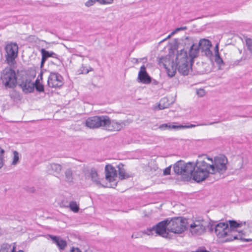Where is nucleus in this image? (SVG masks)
Wrapping results in <instances>:
<instances>
[{
  "instance_id": "11",
  "label": "nucleus",
  "mask_w": 252,
  "mask_h": 252,
  "mask_svg": "<svg viewBox=\"0 0 252 252\" xmlns=\"http://www.w3.org/2000/svg\"><path fill=\"white\" fill-rule=\"evenodd\" d=\"M206 225V222L203 220H195L190 224V232L193 235H201L205 232Z\"/></svg>"
},
{
  "instance_id": "8",
  "label": "nucleus",
  "mask_w": 252,
  "mask_h": 252,
  "mask_svg": "<svg viewBox=\"0 0 252 252\" xmlns=\"http://www.w3.org/2000/svg\"><path fill=\"white\" fill-rule=\"evenodd\" d=\"M208 226L211 232L214 229L215 234L219 238H224L227 235H229V232H232L230 231L228 224L225 222H220L216 225L209 223Z\"/></svg>"
},
{
  "instance_id": "30",
  "label": "nucleus",
  "mask_w": 252,
  "mask_h": 252,
  "mask_svg": "<svg viewBox=\"0 0 252 252\" xmlns=\"http://www.w3.org/2000/svg\"><path fill=\"white\" fill-rule=\"evenodd\" d=\"M5 151L4 149L0 147V169H1L4 165V154Z\"/></svg>"
},
{
  "instance_id": "48",
  "label": "nucleus",
  "mask_w": 252,
  "mask_h": 252,
  "mask_svg": "<svg viewBox=\"0 0 252 252\" xmlns=\"http://www.w3.org/2000/svg\"><path fill=\"white\" fill-rule=\"evenodd\" d=\"M175 33V32H174V31L172 32L165 39L163 40V41H164L165 40L170 38V37L171 36H172L173 35H174Z\"/></svg>"
},
{
  "instance_id": "21",
  "label": "nucleus",
  "mask_w": 252,
  "mask_h": 252,
  "mask_svg": "<svg viewBox=\"0 0 252 252\" xmlns=\"http://www.w3.org/2000/svg\"><path fill=\"white\" fill-rule=\"evenodd\" d=\"M42 54V60L41 62V66H42L45 61L49 57L57 58V55L53 52L46 51L44 49L41 50Z\"/></svg>"
},
{
  "instance_id": "47",
  "label": "nucleus",
  "mask_w": 252,
  "mask_h": 252,
  "mask_svg": "<svg viewBox=\"0 0 252 252\" xmlns=\"http://www.w3.org/2000/svg\"><path fill=\"white\" fill-rule=\"evenodd\" d=\"M216 54H219L218 44H217L215 47V55Z\"/></svg>"
},
{
  "instance_id": "19",
  "label": "nucleus",
  "mask_w": 252,
  "mask_h": 252,
  "mask_svg": "<svg viewBox=\"0 0 252 252\" xmlns=\"http://www.w3.org/2000/svg\"><path fill=\"white\" fill-rule=\"evenodd\" d=\"M230 231H232V232H229V235H227L225 236V237L224 238H223L224 240L222 241V242H230V241H232L235 239H240V240H244L246 242H249V241H251V239H243L241 236L239 238L237 235L234 234L235 232H233V230H230Z\"/></svg>"
},
{
  "instance_id": "22",
  "label": "nucleus",
  "mask_w": 252,
  "mask_h": 252,
  "mask_svg": "<svg viewBox=\"0 0 252 252\" xmlns=\"http://www.w3.org/2000/svg\"><path fill=\"white\" fill-rule=\"evenodd\" d=\"M166 59L165 58L161 57L159 59L158 63L159 64H163V65L164 66V68L166 69V71H167L168 76H169L170 77H173L174 76L176 73V68H174L173 65L172 66V69L171 70L168 68V67L166 66V64L164 63V61Z\"/></svg>"
},
{
  "instance_id": "26",
  "label": "nucleus",
  "mask_w": 252,
  "mask_h": 252,
  "mask_svg": "<svg viewBox=\"0 0 252 252\" xmlns=\"http://www.w3.org/2000/svg\"><path fill=\"white\" fill-rule=\"evenodd\" d=\"M158 128L161 130L177 129L179 128V126L173 125L171 123H167L160 125Z\"/></svg>"
},
{
  "instance_id": "23",
  "label": "nucleus",
  "mask_w": 252,
  "mask_h": 252,
  "mask_svg": "<svg viewBox=\"0 0 252 252\" xmlns=\"http://www.w3.org/2000/svg\"><path fill=\"white\" fill-rule=\"evenodd\" d=\"M199 48L198 47V45L196 44H192V46L190 47V50H189V57L190 59L193 61V59L197 57L199 51Z\"/></svg>"
},
{
  "instance_id": "41",
  "label": "nucleus",
  "mask_w": 252,
  "mask_h": 252,
  "mask_svg": "<svg viewBox=\"0 0 252 252\" xmlns=\"http://www.w3.org/2000/svg\"><path fill=\"white\" fill-rule=\"evenodd\" d=\"M171 171V167L169 166L166 167L163 171V175H168L170 174Z\"/></svg>"
},
{
  "instance_id": "27",
  "label": "nucleus",
  "mask_w": 252,
  "mask_h": 252,
  "mask_svg": "<svg viewBox=\"0 0 252 252\" xmlns=\"http://www.w3.org/2000/svg\"><path fill=\"white\" fill-rule=\"evenodd\" d=\"M50 167L52 172L54 174H59L62 169V166L57 163H53L51 164Z\"/></svg>"
},
{
  "instance_id": "39",
  "label": "nucleus",
  "mask_w": 252,
  "mask_h": 252,
  "mask_svg": "<svg viewBox=\"0 0 252 252\" xmlns=\"http://www.w3.org/2000/svg\"><path fill=\"white\" fill-rule=\"evenodd\" d=\"M95 2L96 0H88L85 2V5L87 7H90L93 5Z\"/></svg>"
},
{
  "instance_id": "46",
  "label": "nucleus",
  "mask_w": 252,
  "mask_h": 252,
  "mask_svg": "<svg viewBox=\"0 0 252 252\" xmlns=\"http://www.w3.org/2000/svg\"><path fill=\"white\" fill-rule=\"evenodd\" d=\"M12 249L11 250V252H15V249H16V244H15V243L12 244ZM17 252H24L23 251H21L20 250V251H19Z\"/></svg>"
},
{
  "instance_id": "31",
  "label": "nucleus",
  "mask_w": 252,
  "mask_h": 252,
  "mask_svg": "<svg viewBox=\"0 0 252 252\" xmlns=\"http://www.w3.org/2000/svg\"><path fill=\"white\" fill-rule=\"evenodd\" d=\"M13 157L12 158V161L11 165H16L19 162V155L18 152L14 151L13 152Z\"/></svg>"
},
{
  "instance_id": "38",
  "label": "nucleus",
  "mask_w": 252,
  "mask_h": 252,
  "mask_svg": "<svg viewBox=\"0 0 252 252\" xmlns=\"http://www.w3.org/2000/svg\"><path fill=\"white\" fill-rule=\"evenodd\" d=\"M196 94L200 97H202L205 94V91L204 89H200L196 91Z\"/></svg>"
},
{
  "instance_id": "40",
  "label": "nucleus",
  "mask_w": 252,
  "mask_h": 252,
  "mask_svg": "<svg viewBox=\"0 0 252 252\" xmlns=\"http://www.w3.org/2000/svg\"><path fill=\"white\" fill-rule=\"evenodd\" d=\"M196 126H197L196 125H192V124H190V125H185V126L180 125V126H179V128H189L194 127Z\"/></svg>"
},
{
  "instance_id": "43",
  "label": "nucleus",
  "mask_w": 252,
  "mask_h": 252,
  "mask_svg": "<svg viewBox=\"0 0 252 252\" xmlns=\"http://www.w3.org/2000/svg\"><path fill=\"white\" fill-rule=\"evenodd\" d=\"M100 4H106L109 3L108 0H96Z\"/></svg>"
},
{
  "instance_id": "24",
  "label": "nucleus",
  "mask_w": 252,
  "mask_h": 252,
  "mask_svg": "<svg viewBox=\"0 0 252 252\" xmlns=\"http://www.w3.org/2000/svg\"><path fill=\"white\" fill-rule=\"evenodd\" d=\"M125 125L123 122L120 123L116 121H111V131H119Z\"/></svg>"
},
{
  "instance_id": "12",
  "label": "nucleus",
  "mask_w": 252,
  "mask_h": 252,
  "mask_svg": "<svg viewBox=\"0 0 252 252\" xmlns=\"http://www.w3.org/2000/svg\"><path fill=\"white\" fill-rule=\"evenodd\" d=\"M63 84V77L59 73L51 72L48 77V85L53 88H60Z\"/></svg>"
},
{
  "instance_id": "2",
  "label": "nucleus",
  "mask_w": 252,
  "mask_h": 252,
  "mask_svg": "<svg viewBox=\"0 0 252 252\" xmlns=\"http://www.w3.org/2000/svg\"><path fill=\"white\" fill-rule=\"evenodd\" d=\"M192 60L184 49L178 52L175 62L179 72L184 75L189 74L191 68Z\"/></svg>"
},
{
  "instance_id": "17",
  "label": "nucleus",
  "mask_w": 252,
  "mask_h": 252,
  "mask_svg": "<svg viewBox=\"0 0 252 252\" xmlns=\"http://www.w3.org/2000/svg\"><path fill=\"white\" fill-rule=\"evenodd\" d=\"M63 180L69 185H72L74 184L75 176L73 175V171L70 168H68L64 171Z\"/></svg>"
},
{
  "instance_id": "35",
  "label": "nucleus",
  "mask_w": 252,
  "mask_h": 252,
  "mask_svg": "<svg viewBox=\"0 0 252 252\" xmlns=\"http://www.w3.org/2000/svg\"><path fill=\"white\" fill-rule=\"evenodd\" d=\"M215 61L216 63L220 66L221 65H224V63L222 59L220 58V54L215 55Z\"/></svg>"
},
{
  "instance_id": "4",
  "label": "nucleus",
  "mask_w": 252,
  "mask_h": 252,
  "mask_svg": "<svg viewBox=\"0 0 252 252\" xmlns=\"http://www.w3.org/2000/svg\"><path fill=\"white\" fill-rule=\"evenodd\" d=\"M186 220L182 218H174L170 220H168V231L181 234L186 230Z\"/></svg>"
},
{
  "instance_id": "28",
  "label": "nucleus",
  "mask_w": 252,
  "mask_h": 252,
  "mask_svg": "<svg viewBox=\"0 0 252 252\" xmlns=\"http://www.w3.org/2000/svg\"><path fill=\"white\" fill-rule=\"evenodd\" d=\"M69 208L74 213H77L79 210V204L75 201H71L69 203Z\"/></svg>"
},
{
  "instance_id": "32",
  "label": "nucleus",
  "mask_w": 252,
  "mask_h": 252,
  "mask_svg": "<svg viewBox=\"0 0 252 252\" xmlns=\"http://www.w3.org/2000/svg\"><path fill=\"white\" fill-rule=\"evenodd\" d=\"M117 176V170L115 169V168L114 167L111 166V188H114L117 185L116 183H114L113 184H112V183L113 182V181L114 180H113V179L114 177H116Z\"/></svg>"
},
{
  "instance_id": "25",
  "label": "nucleus",
  "mask_w": 252,
  "mask_h": 252,
  "mask_svg": "<svg viewBox=\"0 0 252 252\" xmlns=\"http://www.w3.org/2000/svg\"><path fill=\"white\" fill-rule=\"evenodd\" d=\"M118 168L119 169V178L121 180H124L131 177L128 174L126 173L125 169L121 167L120 164L118 165Z\"/></svg>"
},
{
  "instance_id": "14",
  "label": "nucleus",
  "mask_w": 252,
  "mask_h": 252,
  "mask_svg": "<svg viewBox=\"0 0 252 252\" xmlns=\"http://www.w3.org/2000/svg\"><path fill=\"white\" fill-rule=\"evenodd\" d=\"M139 82L145 84L151 83L152 79L146 71L145 65H142L138 75Z\"/></svg>"
},
{
  "instance_id": "20",
  "label": "nucleus",
  "mask_w": 252,
  "mask_h": 252,
  "mask_svg": "<svg viewBox=\"0 0 252 252\" xmlns=\"http://www.w3.org/2000/svg\"><path fill=\"white\" fill-rule=\"evenodd\" d=\"M34 85L37 91L40 92L44 91V86L42 84V73L41 71L39 73L38 77L34 83Z\"/></svg>"
},
{
  "instance_id": "7",
  "label": "nucleus",
  "mask_w": 252,
  "mask_h": 252,
  "mask_svg": "<svg viewBox=\"0 0 252 252\" xmlns=\"http://www.w3.org/2000/svg\"><path fill=\"white\" fill-rule=\"evenodd\" d=\"M207 159L211 161L210 165H212L214 169V174L217 173L222 174L227 169L226 164L227 163V159L226 157L223 155L215 158L214 161L212 158H207Z\"/></svg>"
},
{
  "instance_id": "29",
  "label": "nucleus",
  "mask_w": 252,
  "mask_h": 252,
  "mask_svg": "<svg viewBox=\"0 0 252 252\" xmlns=\"http://www.w3.org/2000/svg\"><path fill=\"white\" fill-rule=\"evenodd\" d=\"M169 106V103L167 101V99L166 98H163L160 100L158 107L159 109L162 110L168 108Z\"/></svg>"
},
{
  "instance_id": "9",
  "label": "nucleus",
  "mask_w": 252,
  "mask_h": 252,
  "mask_svg": "<svg viewBox=\"0 0 252 252\" xmlns=\"http://www.w3.org/2000/svg\"><path fill=\"white\" fill-rule=\"evenodd\" d=\"M193 163H185L182 160L177 162L173 167L174 171L176 174L187 176L190 175L191 173L193 171Z\"/></svg>"
},
{
  "instance_id": "5",
  "label": "nucleus",
  "mask_w": 252,
  "mask_h": 252,
  "mask_svg": "<svg viewBox=\"0 0 252 252\" xmlns=\"http://www.w3.org/2000/svg\"><path fill=\"white\" fill-rule=\"evenodd\" d=\"M110 124L109 117L106 116H94L88 118L86 126L90 128H97L99 127H106Z\"/></svg>"
},
{
  "instance_id": "34",
  "label": "nucleus",
  "mask_w": 252,
  "mask_h": 252,
  "mask_svg": "<svg viewBox=\"0 0 252 252\" xmlns=\"http://www.w3.org/2000/svg\"><path fill=\"white\" fill-rule=\"evenodd\" d=\"M105 179L109 182H110V166L107 164L105 166Z\"/></svg>"
},
{
  "instance_id": "45",
  "label": "nucleus",
  "mask_w": 252,
  "mask_h": 252,
  "mask_svg": "<svg viewBox=\"0 0 252 252\" xmlns=\"http://www.w3.org/2000/svg\"><path fill=\"white\" fill-rule=\"evenodd\" d=\"M187 29V27H180V28H178L176 29V30L174 31V32H175V33H176L180 31H184V30H186Z\"/></svg>"
},
{
  "instance_id": "36",
  "label": "nucleus",
  "mask_w": 252,
  "mask_h": 252,
  "mask_svg": "<svg viewBox=\"0 0 252 252\" xmlns=\"http://www.w3.org/2000/svg\"><path fill=\"white\" fill-rule=\"evenodd\" d=\"M246 43L248 50L252 53V39L251 38H247L246 39Z\"/></svg>"
},
{
  "instance_id": "37",
  "label": "nucleus",
  "mask_w": 252,
  "mask_h": 252,
  "mask_svg": "<svg viewBox=\"0 0 252 252\" xmlns=\"http://www.w3.org/2000/svg\"><path fill=\"white\" fill-rule=\"evenodd\" d=\"M89 69L86 66H82L78 70L79 73L80 74H87L89 72Z\"/></svg>"
},
{
  "instance_id": "18",
  "label": "nucleus",
  "mask_w": 252,
  "mask_h": 252,
  "mask_svg": "<svg viewBox=\"0 0 252 252\" xmlns=\"http://www.w3.org/2000/svg\"><path fill=\"white\" fill-rule=\"evenodd\" d=\"M90 177L91 180L96 185L105 187L101 183V180L98 177V174L95 169L92 168L90 170Z\"/></svg>"
},
{
  "instance_id": "3",
  "label": "nucleus",
  "mask_w": 252,
  "mask_h": 252,
  "mask_svg": "<svg viewBox=\"0 0 252 252\" xmlns=\"http://www.w3.org/2000/svg\"><path fill=\"white\" fill-rule=\"evenodd\" d=\"M0 79L6 88H13L17 84V77L15 71L9 67L5 68L1 72Z\"/></svg>"
},
{
  "instance_id": "16",
  "label": "nucleus",
  "mask_w": 252,
  "mask_h": 252,
  "mask_svg": "<svg viewBox=\"0 0 252 252\" xmlns=\"http://www.w3.org/2000/svg\"><path fill=\"white\" fill-rule=\"evenodd\" d=\"M52 242L56 244L60 250L63 251L67 247L66 241L60 236L50 235L49 236Z\"/></svg>"
},
{
  "instance_id": "6",
  "label": "nucleus",
  "mask_w": 252,
  "mask_h": 252,
  "mask_svg": "<svg viewBox=\"0 0 252 252\" xmlns=\"http://www.w3.org/2000/svg\"><path fill=\"white\" fill-rule=\"evenodd\" d=\"M167 231H168V220L161 221L153 227L147 228L143 231V233L148 235H152L155 232L159 236L167 238L168 235Z\"/></svg>"
},
{
  "instance_id": "13",
  "label": "nucleus",
  "mask_w": 252,
  "mask_h": 252,
  "mask_svg": "<svg viewBox=\"0 0 252 252\" xmlns=\"http://www.w3.org/2000/svg\"><path fill=\"white\" fill-rule=\"evenodd\" d=\"M197 45L204 56L208 58H211L212 56V52L210 50L212 43L209 40L205 38L201 39Z\"/></svg>"
},
{
  "instance_id": "49",
  "label": "nucleus",
  "mask_w": 252,
  "mask_h": 252,
  "mask_svg": "<svg viewBox=\"0 0 252 252\" xmlns=\"http://www.w3.org/2000/svg\"><path fill=\"white\" fill-rule=\"evenodd\" d=\"M31 73L32 76L33 78H34L35 77L36 72L35 70H32L31 71Z\"/></svg>"
},
{
  "instance_id": "15",
  "label": "nucleus",
  "mask_w": 252,
  "mask_h": 252,
  "mask_svg": "<svg viewBox=\"0 0 252 252\" xmlns=\"http://www.w3.org/2000/svg\"><path fill=\"white\" fill-rule=\"evenodd\" d=\"M20 86L25 93H30L33 91L34 88V83L28 78L23 79Z\"/></svg>"
},
{
  "instance_id": "1",
  "label": "nucleus",
  "mask_w": 252,
  "mask_h": 252,
  "mask_svg": "<svg viewBox=\"0 0 252 252\" xmlns=\"http://www.w3.org/2000/svg\"><path fill=\"white\" fill-rule=\"evenodd\" d=\"M214 174V169L212 165L204 160H201L197 161L195 165L193 164V171L190 175L193 180L200 182L205 180L210 174Z\"/></svg>"
},
{
  "instance_id": "10",
  "label": "nucleus",
  "mask_w": 252,
  "mask_h": 252,
  "mask_svg": "<svg viewBox=\"0 0 252 252\" xmlns=\"http://www.w3.org/2000/svg\"><path fill=\"white\" fill-rule=\"evenodd\" d=\"M5 49L7 63L12 65L14 63L15 60L17 57L18 46L16 43H11L6 45Z\"/></svg>"
},
{
  "instance_id": "42",
  "label": "nucleus",
  "mask_w": 252,
  "mask_h": 252,
  "mask_svg": "<svg viewBox=\"0 0 252 252\" xmlns=\"http://www.w3.org/2000/svg\"><path fill=\"white\" fill-rule=\"evenodd\" d=\"M69 252H82L78 248L75 247H72L69 250Z\"/></svg>"
},
{
  "instance_id": "44",
  "label": "nucleus",
  "mask_w": 252,
  "mask_h": 252,
  "mask_svg": "<svg viewBox=\"0 0 252 252\" xmlns=\"http://www.w3.org/2000/svg\"><path fill=\"white\" fill-rule=\"evenodd\" d=\"M216 123V122H211L209 124L207 123H200L196 125L197 126H207V125H212Z\"/></svg>"
},
{
  "instance_id": "33",
  "label": "nucleus",
  "mask_w": 252,
  "mask_h": 252,
  "mask_svg": "<svg viewBox=\"0 0 252 252\" xmlns=\"http://www.w3.org/2000/svg\"><path fill=\"white\" fill-rule=\"evenodd\" d=\"M229 223L230 225V230H233V232H236L235 229L240 227L241 225L240 223H238L237 221L235 220H229Z\"/></svg>"
}]
</instances>
